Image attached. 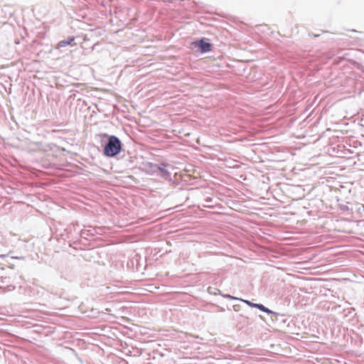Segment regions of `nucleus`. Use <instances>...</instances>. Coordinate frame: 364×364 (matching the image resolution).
Masks as SVG:
<instances>
[{
    "label": "nucleus",
    "instance_id": "obj_1",
    "mask_svg": "<svg viewBox=\"0 0 364 364\" xmlns=\"http://www.w3.org/2000/svg\"><path fill=\"white\" fill-rule=\"evenodd\" d=\"M122 150V143L115 136H109L108 143L105 146L104 154L108 157L117 155Z\"/></svg>",
    "mask_w": 364,
    "mask_h": 364
},
{
    "label": "nucleus",
    "instance_id": "obj_2",
    "mask_svg": "<svg viewBox=\"0 0 364 364\" xmlns=\"http://www.w3.org/2000/svg\"><path fill=\"white\" fill-rule=\"evenodd\" d=\"M194 44L200 48L203 53L209 52L211 50L210 43L205 42L204 40H200L199 41L195 42Z\"/></svg>",
    "mask_w": 364,
    "mask_h": 364
},
{
    "label": "nucleus",
    "instance_id": "obj_3",
    "mask_svg": "<svg viewBox=\"0 0 364 364\" xmlns=\"http://www.w3.org/2000/svg\"><path fill=\"white\" fill-rule=\"evenodd\" d=\"M244 301L245 303H247L249 306H255V307L257 308L258 309L261 310L262 311L266 312L267 314L272 313V311L269 309H268L267 308L264 306L262 304H252L251 302H250L248 301Z\"/></svg>",
    "mask_w": 364,
    "mask_h": 364
},
{
    "label": "nucleus",
    "instance_id": "obj_4",
    "mask_svg": "<svg viewBox=\"0 0 364 364\" xmlns=\"http://www.w3.org/2000/svg\"><path fill=\"white\" fill-rule=\"evenodd\" d=\"M75 38L74 37H70L67 41H61L58 43L56 46V48H60L62 47H65L68 45H71L72 43L74 41Z\"/></svg>",
    "mask_w": 364,
    "mask_h": 364
},
{
    "label": "nucleus",
    "instance_id": "obj_5",
    "mask_svg": "<svg viewBox=\"0 0 364 364\" xmlns=\"http://www.w3.org/2000/svg\"><path fill=\"white\" fill-rule=\"evenodd\" d=\"M159 170H160L162 173H168L166 172V171L164 168H161V167H159Z\"/></svg>",
    "mask_w": 364,
    "mask_h": 364
}]
</instances>
